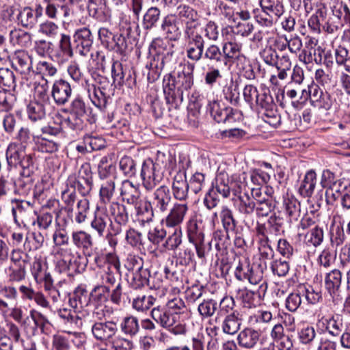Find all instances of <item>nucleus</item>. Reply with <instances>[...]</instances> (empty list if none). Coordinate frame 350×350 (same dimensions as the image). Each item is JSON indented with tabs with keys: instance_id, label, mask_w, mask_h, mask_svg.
Returning <instances> with one entry per match:
<instances>
[{
	"instance_id": "obj_58",
	"label": "nucleus",
	"mask_w": 350,
	"mask_h": 350,
	"mask_svg": "<svg viewBox=\"0 0 350 350\" xmlns=\"http://www.w3.org/2000/svg\"><path fill=\"white\" fill-rule=\"evenodd\" d=\"M217 310V302L213 299H204L198 307V311L202 319L213 316Z\"/></svg>"
},
{
	"instance_id": "obj_6",
	"label": "nucleus",
	"mask_w": 350,
	"mask_h": 350,
	"mask_svg": "<svg viewBox=\"0 0 350 350\" xmlns=\"http://www.w3.org/2000/svg\"><path fill=\"white\" fill-rule=\"evenodd\" d=\"M140 175L143 186L148 191L154 189L163 179V172L159 164L150 159L144 161Z\"/></svg>"
},
{
	"instance_id": "obj_41",
	"label": "nucleus",
	"mask_w": 350,
	"mask_h": 350,
	"mask_svg": "<svg viewBox=\"0 0 350 350\" xmlns=\"http://www.w3.org/2000/svg\"><path fill=\"white\" fill-rule=\"evenodd\" d=\"M176 16L180 18H184L186 20L185 27L188 24L191 23L192 25L200 27V23L198 21V15L197 12L191 8L190 6L185 4H180L176 8Z\"/></svg>"
},
{
	"instance_id": "obj_60",
	"label": "nucleus",
	"mask_w": 350,
	"mask_h": 350,
	"mask_svg": "<svg viewBox=\"0 0 350 350\" xmlns=\"http://www.w3.org/2000/svg\"><path fill=\"white\" fill-rule=\"evenodd\" d=\"M16 100V96L10 90L0 88V111L11 110Z\"/></svg>"
},
{
	"instance_id": "obj_63",
	"label": "nucleus",
	"mask_w": 350,
	"mask_h": 350,
	"mask_svg": "<svg viewBox=\"0 0 350 350\" xmlns=\"http://www.w3.org/2000/svg\"><path fill=\"white\" fill-rule=\"evenodd\" d=\"M150 271L147 268H142L139 271L133 272L131 284L135 288H140L148 285Z\"/></svg>"
},
{
	"instance_id": "obj_47",
	"label": "nucleus",
	"mask_w": 350,
	"mask_h": 350,
	"mask_svg": "<svg viewBox=\"0 0 350 350\" xmlns=\"http://www.w3.org/2000/svg\"><path fill=\"white\" fill-rule=\"evenodd\" d=\"M18 23L25 28H33L38 23V18L34 14L33 10L30 7L22 8L17 16Z\"/></svg>"
},
{
	"instance_id": "obj_57",
	"label": "nucleus",
	"mask_w": 350,
	"mask_h": 350,
	"mask_svg": "<svg viewBox=\"0 0 350 350\" xmlns=\"http://www.w3.org/2000/svg\"><path fill=\"white\" fill-rule=\"evenodd\" d=\"M105 0H88V10L90 16L100 19L105 15Z\"/></svg>"
},
{
	"instance_id": "obj_56",
	"label": "nucleus",
	"mask_w": 350,
	"mask_h": 350,
	"mask_svg": "<svg viewBox=\"0 0 350 350\" xmlns=\"http://www.w3.org/2000/svg\"><path fill=\"white\" fill-rule=\"evenodd\" d=\"M90 110V107L85 104V101L80 96L75 98L68 108V111L70 115H78L83 118Z\"/></svg>"
},
{
	"instance_id": "obj_11",
	"label": "nucleus",
	"mask_w": 350,
	"mask_h": 350,
	"mask_svg": "<svg viewBox=\"0 0 350 350\" xmlns=\"http://www.w3.org/2000/svg\"><path fill=\"white\" fill-rule=\"evenodd\" d=\"M172 197L169 188L162 185L152 193L150 201L156 213H165L171 206Z\"/></svg>"
},
{
	"instance_id": "obj_30",
	"label": "nucleus",
	"mask_w": 350,
	"mask_h": 350,
	"mask_svg": "<svg viewBox=\"0 0 350 350\" xmlns=\"http://www.w3.org/2000/svg\"><path fill=\"white\" fill-rule=\"evenodd\" d=\"M11 61L12 66L21 74L28 73L31 68V57L25 51H16L12 55Z\"/></svg>"
},
{
	"instance_id": "obj_44",
	"label": "nucleus",
	"mask_w": 350,
	"mask_h": 350,
	"mask_svg": "<svg viewBox=\"0 0 350 350\" xmlns=\"http://www.w3.org/2000/svg\"><path fill=\"white\" fill-rule=\"evenodd\" d=\"M109 211L116 224L124 226L127 224L129 213L125 205L118 202H112L109 206Z\"/></svg>"
},
{
	"instance_id": "obj_24",
	"label": "nucleus",
	"mask_w": 350,
	"mask_h": 350,
	"mask_svg": "<svg viewBox=\"0 0 350 350\" xmlns=\"http://www.w3.org/2000/svg\"><path fill=\"white\" fill-rule=\"evenodd\" d=\"M161 30L165 37L171 40H177L180 37L181 30L176 14H170L163 17Z\"/></svg>"
},
{
	"instance_id": "obj_15",
	"label": "nucleus",
	"mask_w": 350,
	"mask_h": 350,
	"mask_svg": "<svg viewBox=\"0 0 350 350\" xmlns=\"http://www.w3.org/2000/svg\"><path fill=\"white\" fill-rule=\"evenodd\" d=\"M266 262L252 263L247 280L253 285L259 284L257 290L258 297H263L267 290V283L263 279L264 270L266 269Z\"/></svg>"
},
{
	"instance_id": "obj_16",
	"label": "nucleus",
	"mask_w": 350,
	"mask_h": 350,
	"mask_svg": "<svg viewBox=\"0 0 350 350\" xmlns=\"http://www.w3.org/2000/svg\"><path fill=\"white\" fill-rule=\"evenodd\" d=\"M71 241L76 248L82 251L85 256L92 255L94 240L90 233L84 230H74L71 233Z\"/></svg>"
},
{
	"instance_id": "obj_37",
	"label": "nucleus",
	"mask_w": 350,
	"mask_h": 350,
	"mask_svg": "<svg viewBox=\"0 0 350 350\" xmlns=\"http://www.w3.org/2000/svg\"><path fill=\"white\" fill-rule=\"evenodd\" d=\"M117 177H111L109 179L101 180L99 196L100 202L108 204L111 202L116 191Z\"/></svg>"
},
{
	"instance_id": "obj_5",
	"label": "nucleus",
	"mask_w": 350,
	"mask_h": 350,
	"mask_svg": "<svg viewBox=\"0 0 350 350\" xmlns=\"http://www.w3.org/2000/svg\"><path fill=\"white\" fill-rule=\"evenodd\" d=\"M66 184L74 187L83 196H88L92 189L93 175L90 164H82L78 172L70 174L66 180Z\"/></svg>"
},
{
	"instance_id": "obj_31",
	"label": "nucleus",
	"mask_w": 350,
	"mask_h": 350,
	"mask_svg": "<svg viewBox=\"0 0 350 350\" xmlns=\"http://www.w3.org/2000/svg\"><path fill=\"white\" fill-rule=\"evenodd\" d=\"M120 194L123 201L129 204H136L141 199L139 187L129 180L122 182Z\"/></svg>"
},
{
	"instance_id": "obj_64",
	"label": "nucleus",
	"mask_w": 350,
	"mask_h": 350,
	"mask_svg": "<svg viewBox=\"0 0 350 350\" xmlns=\"http://www.w3.org/2000/svg\"><path fill=\"white\" fill-rule=\"evenodd\" d=\"M59 26L54 22L46 21L39 25L38 32L45 36L54 38L58 35Z\"/></svg>"
},
{
	"instance_id": "obj_14",
	"label": "nucleus",
	"mask_w": 350,
	"mask_h": 350,
	"mask_svg": "<svg viewBox=\"0 0 350 350\" xmlns=\"http://www.w3.org/2000/svg\"><path fill=\"white\" fill-rule=\"evenodd\" d=\"M187 236L189 241L195 246L198 258H204L206 254L204 234L202 230L198 227L196 221H189L187 229Z\"/></svg>"
},
{
	"instance_id": "obj_22",
	"label": "nucleus",
	"mask_w": 350,
	"mask_h": 350,
	"mask_svg": "<svg viewBox=\"0 0 350 350\" xmlns=\"http://www.w3.org/2000/svg\"><path fill=\"white\" fill-rule=\"evenodd\" d=\"M182 70L178 71L177 76L175 77L176 83L178 86V91L182 92L189 90L193 85V70L194 65L190 63L184 65H180Z\"/></svg>"
},
{
	"instance_id": "obj_52",
	"label": "nucleus",
	"mask_w": 350,
	"mask_h": 350,
	"mask_svg": "<svg viewBox=\"0 0 350 350\" xmlns=\"http://www.w3.org/2000/svg\"><path fill=\"white\" fill-rule=\"evenodd\" d=\"M219 217L227 235L229 232L234 231L237 226V221L234 218L232 211L226 206L221 207Z\"/></svg>"
},
{
	"instance_id": "obj_62",
	"label": "nucleus",
	"mask_w": 350,
	"mask_h": 350,
	"mask_svg": "<svg viewBox=\"0 0 350 350\" xmlns=\"http://www.w3.org/2000/svg\"><path fill=\"white\" fill-rule=\"evenodd\" d=\"M16 87L15 76L12 70L7 68H0V88L14 89Z\"/></svg>"
},
{
	"instance_id": "obj_19",
	"label": "nucleus",
	"mask_w": 350,
	"mask_h": 350,
	"mask_svg": "<svg viewBox=\"0 0 350 350\" xmlns=\"http://www.w3.org/2000/svg\"><path fill=\"white\" fill-rule=\"evenodd\" d=\"M317 40L310 38L305 43V46L299 55L300 61L304 64H309L312 62L320 63L322 60L321 53L323 51L319 46H317Z\"/></svg>"
},
{
	"instance_id": "obj_53",
	"label": "nucleus",
	"mask_w": 350,
	"mask_h": 350,
	"mask_svg": "<svg viewBox=\"0 0 350 350\" xmlns=\"http://www.w3.org/2000/svg\"><path fill=\"white\" fill-rule=\"evenodd\" d=\"M116 166L109 161L107 157H103L98 165V174L101 180L116 177L114 174Z\"/></svg>"
},
{
	"instance_id": "obj_9",
	"label": "nucleus",
	"mask_w": 350,
	"mask_h": 350,
	"mask_svg": "<svg viewBox=\"0 0 350 350\" xmlns=\"http://www.w3.org/2000/svg\"><path fill=\"white\" fill-rule=\"evenodd\" d=\"M107 264L100 273L101 286H113L120 276V263L118 256L113 253L106 255Z\"/></svg>"
},
{
	"instance_id": "obj_21",
	"label": "nucleus",
	"mask_w": 350,
	"mask_h": 350,
	"mask_svg": "<svg viewBox=\"0 0 350 350\" xmlns=\"http://www.w3.org/2000/svg\"><path fill=\"white\" fill-rule=\"evenodd\" d=\"M174 197L179 200H186L188 197L189 184L187 181L186 172L179 170L173 178L172 185Z\"/></svg>"
},
{
	"instance_id": "obj_1",
	"label": "nucleus",
	"mask_w": 350,
	"mask_h": 350,
	"mask_svg": "<svg viewBox=\"0 0 350 350\" xmlns=\"http://www.w3.org/2000/svg\"><path fill=\"white\" fill-rule=\"evenodd\" d=\"M5 159L9 170L19 167L21 172H34L36 153L27 151L24 146H18L14 142L10 143L5 150Z\"/></svg>"
},
{
	"instance_id": "obj_20",
	"label": "nucleus",
	"mask_w": 350,
	"mask_h": 350,
	"mask_svg": "<svg viewBox=\"0 0 350 350\" xmlns=\"http://www.w3.org/2000/svg\"><path fill=\"white\" fill-rule=\"evenodd\" d=\"M72 94V88L70 83L64 80L59 79L54 82L51 96L57 105H62L66 104Z\"/></svg>"
},
{
	"instance_id": "obj_12",
	"label": "nucleus",
	"mask_w": 350,
	"mask_h": 350,
	"mask_svg": "<svg viewBox=\"0 0 350 350\" xmlns=\"http://www.w3.org/2000/svg\"><path fill=\"white\" fill-rule=\"evenodd\" d=\"M163 90L166 102L176 107L182 103L183 95L178 91V86L176 83L175 77L171 74L164 76L163 79Z\"/></svg>"
},
{
	"instance_id": "obj_32",
	"label": "nucleus",
	"mask_w": 350,
	"mask_h": 350,
	"mask_svg": "<svg viewBox=\"0 0 350 350\" xmlns=\"http://www.w3.org/2000/svg\"><path fill=\"white\" fill-rule=\"evenodd\" d=\"M10 43L14 46L29 48L32 44V34L20 28H14L9 33Z\"/></svg>"
},
{
	"instance_id": "obj_49",
	"label": "nucleus",
	"mask_w": 350,
	"mask_h": 350,
	"mask_svg": "<svg viewBox=\"0 0 350 350\" xmlns=\"http://www.w3.org/2000/svg\"><path fill=\"white\" fill-rule=\"evenodd\" d=\"M120 329L125 335L135 336L139 331L138 319L132 315L125 317L120 323Z\"/></svg>"
},
{
	"instance_id": "obj_28",
	"label": "nucleus",
	"mask_w": 350,
	"mask_h": 350,
	"mask_svg": "<svg viewBox=\"0 0 350 350\" xmlns=\"http://www.w3.org/2000/svg\"><path fill=\"white\" fill-rule=\"evenodd\" d=\"M311 103L317 107L329 110L332 106L331 95L319 87L317 84H312Z\"/></svg>"
},
{
	"instance_id": "obj_7",
	"label": "nucleus",
	"mask_w": 350,
	"mask_h": 350,
	"mask_svg": "<svg viewBox=\"0 0 350 350\" xmlns=\"http://www.w3.org/2000/svg\"><path fill=\"white\" fill-rule=\"evenodd\" d=\"M55 270L59 273L76 270L77 259L81 258V254L71 247H59L55 253Z\"/></svg>"
},
{
	"instance_id": "obj_35",
	"label": "nucleus",
	"mask_w": 350,
	"mask_h": 350,
	"mask_svg": "<svg viewBox=\"0 0 350 350\" xmlns=\"http://www.w3.org/2000/svg\"><path fill=\"white\" fill-rule=\"evenodd\" d=\"M242 184L241 183L238 189L234 191V195H238L237 208L241 213L249 215L252 214L255 210L256 202L247 192L242 193L239 191L241 189Z\"/></svg>"
},
{
	"instance_id": "obj_34",
	"label": "nucleus",
	"mask_w": 350,
	"mask_h": 350,
	"mask_svg": "<svg viewBox=\"0 0 350 350\" xmlns=\"http://www.w3.org/2000/svg\"><path fill=\"white\" fill-rule=\"evenodd\" d=\"M242 325L241 315L237 311L226 315L221 323V329L224 334L234 335L237 334Z\"/></svg>"
},
{
	"instance_id": "obj_54",
	"label": "nucleus",
	"mask_w": 350,
	"mask_h": 350,
	"mask_svg": "<svg viewBox=\"0 0 350 350\" xmlns=\"http://www.w3.org/2000/svg\"><path fill=\"white\" fill-rule=\"evenodd\" d=\"M8 282L11 283H18L24 280L26 278V266L23 265H10L5 269Z\"/></svg>"
},
{
	"instance_id": "obj_55",
	"label": "nucleus",
	"mask_w": 350,
	"mask_h": 350,
	"mask_svg": "<svg viewBox=\"0 0 350 350\" xmlns=\"http://www.w3.org/2000/svg\"><path fill=\"white\" fill-rule=\"evenodd\" d=\"M302 293L299 287L297 291L291 293L286 299V308L290 312H295L301 304H304L305 301L302 296Z\"/></svg>"
},
{
	"instance_id": "obj_29",
	"label": "nucleus",
	"mask_w": 350,
	"mask_h": 350,
	"mask_svg": "<svg viewBox=\"0 0 350 350\" xmlns=\"http://www.w3.org/2000/svg\"><path fill=\"white\" fill-rule=\"evenodd\" d=\"M68 303L70 307L81 313L90 304V294L84 287L79 286L69 297Z\"/></svg>"
},
{
	"instance_id": "obj_17",
	"label": "nucleus",
	"mask_w": 350,
	"mask_h": 350,
	"mask_svg": "<svg viewBox=\"0 0 350 350\" xmlns=\"http://www.w3.org/2000/svg\"><path fill=\"white\" fill-rule=\"evenodd\" d=\"M342 282V273L338 269H333L327 273L325 277V286L334 301L341 299L340 286Z\"/></svg>"
},
{
	"instance_id": "obj_8",
	"label": "nucleus",
	"mask_w": 350,
	"mask_h": 350,
	"mask_svg": "<svg viewBox=\"0 0 350 350\" xmlns=\"http://www.w3.org/2000/svg\"><path fill=\"white\" fill-rule=\"evenodd\" d=\"M207 109L218 123H233L241 117V112L239 110L226 107L217 100L210 102Z\"/></svg>"
},
{
	"instance_id": "obj_3",
	"label": "nucleus",
	"mask_w": 350,
	"mask_h": 350,
	"mask_svg": "<svg viewBox=\"0 0 350 350\" xmlns=\"http://www.w3.org/2000/svg\"><path fill=\"white\" fill-rule=\"evenodd\" d=\"M150 316L161 327L174 335H184L187 332L185 322H180L176 313H171L165 306H157L152 309Z\"/></svg>"
},
{
	"instance_id": "obj_43",
	"label": "nucleus",
	"mask_w": 350,
	"mask_h": 350,
	"mask_svg": "<svg viewBox=\"0 0 350 350\" xmlns=\"http://www.w3.org/2000/svg\"><path fill=\"white\" fill-rule=\"evenodd\" d=\"M79 313L77 310H70L66 308H60L57 310L58 316L64 321L65 324L77 327H81L83 324Z\"/></svg>"
},
{
	"instance_id": "obj_23",
	"label": "nucleus",
	"mask_w": 350,
	"mask_h": 350,
	"mask_svg": "<svg viewBox=\"0 0 350 350\" xmlns=\"http://www.w3.org/2000/svg\"><path fill=\"white\" fill-rule=\"evenodd\" d=\"M187 211L188 206L186 203H175L165 217V226L168 228H180V225Z\"/></svg>"
},
{
	"instance_id": "obj_25",
	"label": "nucleus",
	"mask_w": 350,
	"mask_h": 350,
	"mask_svg": "<svg viewBox=\"0 0 350 350\" xmlns=\"http://www.w3.org/2000/svg\"><path fill=\"white\" fill-rule=\"evenodd\" d=\"M117 330L116 324L113 321L97 322L92 327L93 336L96 340L102 341L112 338Z\"/></svg>"
},
{
	"instance_id": "obj_36",
	"label": "nucleus",
	"mask_w": 350,
	"mask_h": 350,
	"mask_svg": "<svg viewBox=\"0 0 350 350\" xmlns=\"http://www.w3.org/2000/svg\"><path fill=\"white\" fill-rule=\"evenodd\" d=\"M49 104L31 100L27 107V113L29 118L33 122L41 120L45 118L46 111L50 107Z\"/></svg>"
},
{
	"instance_id": "obj_42",
	"label": "nucleus",
	"mask_w": 350,
	"mask_h": 350,
	"mask_svg": "<svg viewBox=\"0 0 350 350\" xmlns=\"http://www.w3.org/2000/svg\"><path fill=\"white\" fill-rule=\"evenodd\" d=\"M36 148L42 152L53 153L58 150L59 144L52 138L44 137L42 135L33 137Z\"/></svg>"
},
{
	"instance_id": "obj_38",
	"label": "nucleus",
	"mask_w": 350,
	"mask_h": 350,
	"mask_svg": "<svg viewBox=\"0 0 350 350\" xmlns=\"http://www.w3.org/2000/svg\"><path fill=\"white\" fill-rule=\"evenodd\" d=\"M165 307L169 309L171 313H176L178 317L177 319L180 322H185V320L189 317L185 302L180 298L176 297L168 301Z\"/></svg>"
},
{
	"instance_id": "obj_51",
	"label": "nucleus",
	"mask_w": 350,
	"mask_h": 350,
	"mask_svg": "<svg viewBox=\"0 0 350 350\" xmlns=\"http://www.w3.org/2000/svg\"><path fill=\"white\" fill-rule=\"evenodd\" d=\"M321 322L325 325V330L333 336H338L340 334L342 328V323L338 316L323 317Z\"/></svg>"
},
{
	"instance_id": "obj_13",
	"label": "nucleus",
	"mask_w": 350,
	"mask_h": 350,
	"mask_svg": "<svg viewBox=\"0 0 350 350\" xmlns=\"http://www.w3.org/2000/svg\"><path fill=\"white\" fill-rule=\"evenodd\" d=\"M77 52L81 56H86L91 51L94 36L90 29L82 27L77 29L73 36Z\"/></svg>"
},
{
	"instance_id": "obj_46",
	"label": "nucleus",
	"mask_w": 350,
	"mask_h": 350,
	"mask_svg": "<svg viewBox=\"0 0 350 350\" xmlns=\"http://www.w3.org/2000/svg\"><path fill=\"white\" fill-rule=\"evenodd\" d=\"M348 188L349 187L343 181L340 179L338 180L325 191L327 203L328 204H334L340 198L342 193H344L345 190Z\"/></svg>"
},
{
	"instance_id": "obj_59",
	"label": "nucleus",
	"mask_w": 350,
	"mask_h": 350,
	"mask_svg": "<svg viewBox=\"0 0 350 350\" xmlns=\"http://www.w3.org/2000/svg\"><path fill=\"white\" fill-rule=\"evenodd\" d=\"M76 189L68 186L66 183V187L62 191V200L66 205L64 210L68 214H72L73 211V204L76 200Z\"/></svg>"
},
{
	"instance_id": "obj_2",
	"label": "nucleus",
	"mask_w": 350,
	"mask_h": 350,
	"mask_svg": "<svg viewBox=\"0 0 350 350\" xmlns=\"http://www.w3.org/2000/svg\"><path fill=\"white\" fill-rule=\"evenodd\" d=\"M260 5L261 10H254V18L262 27H272L284 12L283 3L280 0H260Z\"/></svg>"
},
{
	"instance_id": "obj_61",
	"label": "nucleus",
	"mask_w": 350,
	"mask_h": 350,
	"mask_svg": "<svg viewBox=\"0 0 350 350\" xmlns=\"http://www.w3.org/2000/svg\"><path fill=\"white\" fill-rule=\"evenodd\" d=\"M203 57L211 62L219 63L224 60L222 49L215 44L208 45L204 49Z\"/></svg>"
},
{
	"instance_id": "obj_50",
	"label": "nucleus",
	"mask_w": 350,
	"mask_h": 350,
	"mask_svg": "<svg viewBox=\"0 0 350 350\" xmlns=\"http://www.w3.org/2000/svg\"><path fill=\"white\" fill-rule=\"evenodd\" d=\"M161 18V10L157 7L148 9L143 16L142 26L145 30L155 27Z\"/></svg>"
},
{
	"instance_id": "obj_27",
	"label": "nucleus",
	"mask_w": 350,
	"mask_h": 350,
	"mask_svg": "<svg viewBox=\"0 0 350 350\" xmlns=\"http://www.w3.org/2000/svg\"><path fill=\"white\" fill-rule=\"evenodd\" d=\"M110 224L111 218L107 213L103 209L97 208L90 223L91 228L99 237H103Z\"/></svg>"
},
{
	"instance_id": "obj_40",
	"label": "nucleus",
	"mask_w": 350,
	"mask_h": 350,
	"mask_svg": "<svg viewBox=\"0 0 350 350\" xmlns=\"http://www.w3.org/2000/svg\"><path fill=\"white\" fill-rule=\"evenodd\" d=\"M109 293V286H96L90 293V303L98 308L105 305L107 301Z\"/></svg>"
},
{
	"instance_id": "obj_45",
	"label": "nucleus",
	"mask_w": 350,
	"mask_h": 350,
	"mask_svg": "<svg viewBox=\"0 0 350 350\" xmlns=\"http://www.w3.org/2000/svg\"><path fill=\"white\" fill-rule=\"evenodd\" d=\"M317 183V174L312 170L308 171L299 187V192L304 197H310Z\"/></svg>"
},
{
	"instance_id": "obj_48",
	"label": "nucleus",
	"mask_w": 350,
	"mask_h": 350,
	"mask_svg": "<svg viewBox=\"0 0 350 350\" xmlns=\"http://www.w3.org/2000/svg\"><path fill=\"white\" fill-rule=\"evenodd\" d=\"M156 301V298L151 295H139L133 299L132 307L137 312H146Z\"/></svg>"
},
{
	"instance_id": "obj_10",
	"label": "nucleus",
	"mask_w": 350,
	"mask_h": 350,
	"mask_svg": "<svg viewBox=\"0 0 350 350\" xmlns=\"http://www.w3.org/2000/svg\"><path fill=\"white\" fill-rule=\"evenodd\" d=\"M74 55L71 44L70 36L66 33H61L60 38L56 47L51 50V57L59 64L67 62Z\"/></svg>"
},
{
	"instance_id": "obj_18",
	"label": "nucleus",
	"mask_w": 350,
	"mask_h": 350,
	"mask_svg": "<svg viewBox=\"0 0 350 350\" xmlns=\"http://www.w3.org/2000/svg\"><path fill=\"white\" fill-rule=\"evenodd\" d=\"M261 334L260 330L247 327L239 333L237 340L241 347L245 349H252L257 346Z\"/></svg>"
},
{
	"instance_id": "obj_26",
	"label": "nucleus",
	"mask_w": 350,
	"mask_h": 350,
	"mask_svg": "<svg viewBox=\"0 0 350 350\" xmlns=\"http://www.w3.org/2000/svg\"><path fill=\"white\" fill-rule=\"evenodd\" d=\"M133 205L136 212L137 220L142 225L152 221L155 211L150 202L140 199Z\"/></svg>"
},
{
	"instance_id": "obj_33",
	"label": "nucleus",
	"mask_w": 350,
	"mask_h": 350,
	"mask_svg": "<svg viewBox=\"0 0 350 350\" xmlns=\"http://www.w3.org/2000/svg\"><path fill=\"white\" fill-rule=\"evenodd\" d=\"M34 172H20L19 177L14 182L15 191L22 196L31 194L34 185V179L32 176Z\"/></svg>"
},
{
	"instance_id": "obj_4",
	"label": "nucleus",
	"mask_w": 350,
	"mask_h": 350,
	"mask_svg": "<svg viewBox=\"0 0 350 350\" xmlns=\"http://www.w3.org/2000/svg\"><path fill=\"white\" fill-rule=\"evenodd\" d=\"M202 33L201 27H198L194 24H188L185 28L187 57L193 62H199L203 57L205 40Z\"/></svg>"
},
{
	"instance_id": "obj_39",
	"label": "nucleus",
	"mask_w": 350,
	"mask_h": 350,
	"mask_svg": "<svg viewBox=\"0 0 350 350\" xmlns=\"http://www.w3.org/2000/svg\"><path fill=\"white\" fill-rule=\"evenodd\" d=\"M241 47V44L236 42L235 39L226 38V41L222 44V52L225 64H227V60L236 59L239 57Z\"/></svg>"
}]
</instances>
